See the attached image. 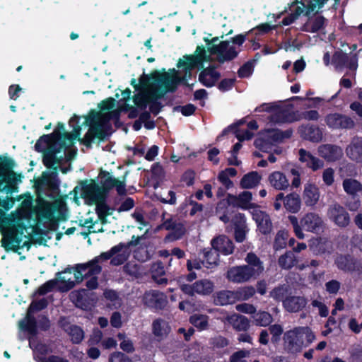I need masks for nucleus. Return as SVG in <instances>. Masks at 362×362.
<instances>
[{"label":"nucleus","mask_w":362,"mask_h":362,"mask_svg":"<svg viewBox=\"0 0 362 362\" xmlns=\"http://www.w3.org/2000/svg\"><path fill=\"white\" fill-rule=\"evenodd\" d=\"M110 362H132L131 358L122 352H115L110 358Z\"/></svg>","instance_id":"64"},{"label":"nucleus","mask_w":362,"mask_h":362,"mask_svg":"<svg viewBox=\"0 0 362 362\" xmlns=\"http://www.w3.org/2000/svg\"><path fill=\"white\" fill-rule=\"evenodd\" d=\"M308 246L315 255L329 253L332 250V243L325 238H315L310 240Z\"/></svg>","instance_id":"23"},{"label":"nucleus","mask_w":362,"mask_h":362,"mask_svg":"<svg viewBox=\"0 0 362 362\" xmlns=\"http://www.w3.org/2000/svg\"><path fill=\"white\" fill-rule=\"evenodd\" d=\"M317 153L327 162H334L343 156L342 148L334 144H322L318 146Z\"/></svg>","instance_id":"15"},{"label":"nucleus","mask_w":362,"mask_h":362,"mask_svg":"<svg viewBox=\"0 0 362 362\" xmlns=\"http://www.w3.org/2000/svg\"><path fill=\"white\" fill-rule=\"evenodd\" d=\"M123 270L124 273L133 277L141 276L144 272L141 265L136 262H129L123 267Z\"/></svg>","instance_id":"50"},{"label":"nucleus","mask_w":362,"mask_h":362,"mask_svg":"<svg viewBox=\"0 0 362 362\" xmlns=\"http://www.w3.org/2000/svg\"><path fill=\"white\" fill-rule=\"evenodd\" d=\"M326 125L331 129H351L355 127L356 123L350 117L334 112L327 114L325 117Z\"/></svg>","instance_id":"10"},{"label":"nucleus","mask_w":362,"mask_h":362,"mask_svg":"<svg viewBox=\"0 0 362 362\" xmlns=\"http://www.w3.org/2000/svg\"><path fill=\"white\" fill-rule=\"evenodd\" d=\"M250 355L249 350H239L230 356V362H247L246 358H248Z\"/></svg>","instance_id":"60"},{"label":"nucleus","mask_w":362,"mask_h":362,"mask_svg":"<svg viewBox=\"0 0 362 362\" xmlns=\"http://www.w3.org/2000/svg\"><path fill=\"white\" fill-rule=\"evenodd\" d=\"M180 288L185 294L190 296H208L214 291V284L209 279H204L198 280L192 284H180Z\"/></svg>","instance_id":"9"},{"label":"nucleus","mask_w":362,"mask_h":362,"mask_svg":"<svg viewBox=\"0 0 362 362\" xmlns=\"http://www.w3.org/2000/svg\"><path fill=\"white\" fill-rule=\"evenodd\" d=\"M269 329L271 334L272 335V341L276 342V341H279L280 336L282 334L283 331H284L282 326L280 325L275 324V325H271L269 327Z\"/></svg>","instance_id":"62"},{"label":"nucleus","mask_w":362,"mask_h":362,"mask_svg":"<svg viewBox=\"0 0 362 362\" xmlns=\"http://www.w3.org/2000/svg\"><path fill=\"white\" fill-rule=\"evenodd\" d=\"M284 204L286 210L292 213H296L300 209V198L298 194L291 193L284 197Z\"/></svg>","instance_id":"36"},{"label":"nucleus","mask_w":362,"mask_h":362,"mask_svg":"<svg viewBox=\"0 0 362 362\" xmlns=\"http://www.w3.org/2000/svg\"><path fill=\"white\" fill-rule=\"evenodd\" d=\"M105 298L109 300L107 306L112 308H118L122 305V300L113 290H107L104 292Z\"/></svg>","instance_id":"52"},{"label":"nucleus","mask_w":362,"mask_h":362,"mask_svg":"<svg viewBox=\"0 0 362 362\" xmlns=\"http://www.w3.org/2000/svg\"><path fill=\"white\" fill-rule=\"evenodd\" d=\"M152 278L159 284H166L167 279L162 277L165 274L163 264L160 262L154 263L151 267Z\"/></svg>","instance_id":"41"},{"label":"nucleus","mask_w":362,"mask_h":362,"mask_svg":"<svg viewBox=\"0 0 362 362\" xmlns=\"http://www.w3.org/2000/svg\"><path fill=\"white\" fill-rule=\"evenodd\" d=\"M320 197V190L316 185L308 182L304 185L303 199L307 206L314 207L317 204Z\"/></svg>","instance_id":"19"},{"label":"nucleus","mask_w":362,"mask_h":362,"mask_svg":"<svg viewBox=\"0 0 362 362\" xmlns=\"http://www.w3.org/2000/svg\"><path fill=\"white\" fill-rule=\"evenodd\" d=\"M66 332L71 337V340L74 344H79L84 338V332L78 326L70 325L66 329Z\"/></svg>","instance_id":"45"},{"label":"nucleus","mask_w":362,"mask_h":362,"mask_svg":"<svg viewBox=\"0 0 362 362\" xmlns=\"http://www.w3.org/2000/svg\"><path fill=\"white\" fill-rule=\"evenodd\" d=\"M288 292V286L286 285H280L274 288H273L270 293L269 296L274 300L276 301H282L287 296V293Z\"/></svg>","instance_id":"51"},{"label":"nucleus","mask_w":362,"mask_h":362,"mask_svg":"<svg viewBox=\"0 0 362 362\" xmlns=\"http://www.w3.org/2000/svg\"><path fill=\"white\" fill-rule=\"evenodd\" d=\"M261 176L257 172H251L243 176L240 180V187L243 189H251L258 185Z\"/></svg>","instance_id":"39"},{"label":"nucleus","mask_w":362,"mask_h":362,"mask_svg":"<svg viewBox=\"0 0 362 362\" xmlns=\"http://www.w3.org/2000/svg\"><path fill=\"white\" fill-rule=\"evenodd\" d=\"M245 221L240 216V221L238 224L235 226V238L237 242L242 243L245 240L246 233L247 232Z\"/></svg>","instance_id":"49"},{"label":"nucleus","mask_w":362,"mask_h":362,"mask_svg":"<svg viewBox=\"0 0 362 362\" xmlns=\"http://www.w3.org/2000/svg\"><path fill=\"white\" fill-rule=\"evenodd\" d=\"M222 321L228 322L233 329L238 332L247 331L250 326V321L246 317L237 314L227 315Z\"/></svg>","instance_id":"26"},{"label":"nucleus","mask_w":362,"mask_h":362,"mask_svg":"<svg viewBox=\"0 0 362 362\" xmlns=\"http://www.w3.org/2000/svg\"><path fill=\"white\" fill-rule=\"evenodd\" d=\"M334 170L332 168H327L324 170L322 173V180L325 184L327 186H330L333 184Z\"/></svg>","instance_id":"61"},{"label":"nucleus","mask_w":362,"mask_h":362,"mask_svg":"<svg viewBox=\"0 0 362 362\" xmlns=\"http://www.w3.org/2000/svg\"><path fill=\"white\" fill-rule=\"evenodd\" d=\"M101 114L105 118L98 117L92 120L90 127L81 142L87 146H90L92 142L101 141L105 139L104 120L109 119L112 113L115 110V100L110 98L103 100L100 104Z\"/></svg>","instance_id":"3"},{"label":"nucleus","mask_w":362,"mask_h":362,"mask_svg":"<svg viewBox=\"0 0 362 362\" xmlns=\"http://www.w3.org/2000/svg\"><path fill=\"white\" fill-rule=\"evenodd\" d=\"M98 262L95 261V258L86 264L80 265L82 271L84 272L85 276H95L100 273L101 267L99 265Z\"/></svg>","instance_id":"47"},{"label":"nucleus","mask_w":362,"mask_h":362,"mask_svg":"<svg viewBox=\"0 0 362 362\" xmlns=\"http://www.w3.org/2000/svg\"><path fill=\"white\" fill-rule=\"evenodd\" d=\"M268 180L270 185L277 190H285L289 187V182L286 175L279 171L271 173Z\"/></svg>","instance_id":"30"},{"label":"nucleus","mask_w":362,"mask_h":362,"mask_svg":"<svg viewBox=\"0 0 362 362\" xmlns=\"http://www.w3.org/2000/svg\"><path fill=\"white\" fill-rule=\"evenodd\" d=\"M245 261L247 262L246 267H249L252 270V273L257 278L264 271L263 262L253 252H249Z\"/></svg>","instance_id":"31"},{"label":"nucleus","mask_w":362,"mask_h":362,"mask_svg":"<svg viewBox=\"0 0 362 362\" xmlns=\"http://www.w3.org/2000/svg\"><path fill=\"white\" fill-rule=\"evenodd\" d=\"M298 117L299 121L305 119L308 121H317L320 118V114L317 110H308L303 112L297 111Z\"/></svg>","instance_id":"58"},{"label":"nucleus","mask_w":362,"mask_h":362,"mask_svg":"<svg viewBox=\"0 0 362 362\" xmlns=\"http://www.w3.org/2000/svg\"><path fill=\"white\" fill-rule=\"evenodd\" d=\"M98 214V218L95 221L93 219V221L90 222V223L89 228H88V233L103 232L104 230H103V226L108 223L107 217L109 216H106V221L104 222V221H103V220L101 218H100V217H99V214Z\"/></svg>","instance_id":"57"},{"label":"nucleus","mask_w":362,"mask_h":362,"mask_svg":"<svg viewBox=\"0 0 362 362\" xmlns=\"http://www.w3.org/2000/svg\"><path fill=\"white\" fill-rule=\"evenodd\" d=\"M47 305V303L45 299H41L38 301L33 302L29 306L28 313H32L36 311L41 310L46 308Z\"/></svg>","instance_id":"63"},{"label":"nucleus","mask_w":362,"mask_h":362,"mask_svg":"<svg viewBox=\"0 0 362 362\" xmlns=\"http://www.w3.org/2000/svg\"><path fill=\"white\" fill-rule=\"evenodd\" d=\"M209 317L205 315L195 314L190 317V322L201 330L207 329Z\"/></svg>","instance_id":"53"},{"label":"nucleus","mask_w":362,"mask_h":362,"mask_svg":"<svg viewBox=\"0 0 362 362\" xmlns=\"http://www.w3.org/2000/svg\"><path fill=\"white\" fill-rule=\"evenodd\" d=\"M126 175L120 178H115L110 173L105 175L102 180V185L93 180H84L81 183V197L88 204H95L96 213L103 221H106V216H110L107 206L104 203L107 192L115 187L119 194H124L125 189Z\"/></svg>","instance_id":"2"},{"label":"nucleus","mask_w":362,"mask_h":362,"mask_svg":"<svg viewBox=\"0 0 362 362\" xmlns=\"http://www.w3.org/2000/svg\"><path fill=\"white\" fill-rule=\"evenodd\" d=\"M59 207L55 204L49 202H45L40 209L41 215L42 217L48 221L54 219L55 213L58 211Z\"/></svg>","instance_id":"44"},{"label":"nucleus","mask_w":362,"mask_h":362,"mask_svg":"<svg viewBox=\"0 0 362 362\" xmlns=\"http://www.w3.org/2000/svg\"><path fill=\"white\" fill-rule=\"evenodd\" d=\"M219 78V73L214 67L204 69L199 76L200 82L208 87L213 86Z\"/></svg>","instance_id":"33"},{"label":"nucleus","mask_w":362,"mask_h":362,"mask_svg":"<svg viewBox=\"0 0 362 362\" xmlns=\"http://www.w3.org/2000/svg\"><path fill=\"white\" fill-rule=\"evenodd\" d=\"M167 229H172L173 232L169 235V238L172 240L180 239L185 233V228L181 224H177L171 221H166L164 223Z\"/></svg>","instance_id":"46"},{"label":"nucleus","mask_w":362,"mask_h":362,"mask_svg":"<svg viewBox=\"0 0 362 362\" xmlns=\"http://www.w3.org/2000/svg\"><path fill=\"white\" fill-rule=\"evenodd\" d=\"M56 281L59 284V289L62 292L68 291L74 286L73 274L70 269H66L61 273H58Z\"/></svg>","instance_id":"29"},{"label":"nucleus","mask_w":362,"mask_h":362,"mask_svg":"<svg viewBox=\"0 0 362 362\" xmlns=\"http://www.w3.org/2000/svg\"><path fill=\"white\" fill-rule=\"evenodd\" d=\"M252 217L262 233L268 234L272 231V223L269 215L265 212L259 209H255L252 212Z\"/></svg>","instance_id":"22"},{"label":"nucleus","mask_w":362,"mask_h":362,"mask_svg":"<svg viewBox=\"0 0 362 362\" xmlns=\"http://www.w3.org/2000/svg\"><path fill=\"white\" fill-rule=\"evenodd\" d=\"M347 61V54L341 51L336 52L332 57V62L337 70H341L346 65Z\"/></svg>","instance_id":"55"},{"label":"nucleus","mask_w":362,"mask_h":362,"mask_svg":"<svg viewBox=\"0 0 362 362\" xmlns=\"http://www.w3.org/2000/svg\"><path fill=\"white\" fill-rule=\"evenodd\" d=\"M255 111L270 112L269 119L274 124L291 123L299 121L297 111H290L286 107L279 106L274 103H264L256 107Z\"/></svg>","instance_id":"8"},{"label":"nucleus","mask_w":362,"mask_h":362,"mask_svg":"<svg viewBox=\"0 0 362 362\" xmlns=\"http://www.w3.org/2000/svg\"><path fill=\"white\" fill-rule=\"evenodd\" d=\"M213 249L223 255H230L233 252V242L226 235H219L211 240Z\"/></svg>","instance_id":"25"},{"label":"nucleus","mask_w":362,"mask_h":362,"mask_svg":"<svg viewBox=\"0 0 362 362\" xmlns=\"http://www.w3.org/2000/svg\"><path fill=\"white\" fill-rule=\"evenodd\" d=\"M327 216L339 227H346L350 223V217L348 212L342 206L337 202L329 206Z\"/></svg>","instance_id":"13"},{"label":"nucleus","mask_w":362,"mask_h":362,"mask_svg":"<svg viewBox=\"0 0 362 362\" xmlns=\"http://www.w3.org/2000/svg\"><path fill=\"white\" fill-rule=\"evenodd\" d=\"M218 251L212 250H207L204 251V264L206 263V267L207 268L210 267L213 265H216L218 260V255L217 253Z\"/></svg>","instance_id":"56"},{"label":"nucleus","mask_w":362,"mask_h":362,"mask_svg":"<svg viewBox=\"0 0 362 362\" xmlns=\"http://www.w3.org/2000/svg\"><path fill=\"white\" fill-rule=\"evenodd\" d=\"M0 192H1L4 188V184L6 181V172L13 168L15 163L12 159L0 156Z\"/></svg>","instance_id":"35"},{"label":"nucleus","mask_w":362,"mask_h":362,"mask_svg":"<svg viewBox=\"0 0 362 362\" xmlns=\"http://www.w3.org/2000/svg\"><path fill=\"white\" fill-rule=\"evenodd\" d=\"M236 302L234 291L223 290L214 296V303L216 305H227Z\"/></svg>","instance_id":"34"},{"label":"nucleus","mask_w":362,"mask_h":362,"mask_svg":"<svg viewBox=\"0 0 362 362\" xmlns=\"http://www.w3.org/2000/svg\"><path fill=\"white\" fill-rule=\"evenodd\" d=\"M117 246H121L119 251H118L114 256H112L110 263L114 266H119L122 264L127 260L130 255V251L128 245L123 243H119Z\"/></svg>","instance_id":"38"},{"label":"nucleus","mask_w":362,"mask_h":362,"mask_svg":"<svg viewBox=\"0 0 362 362\" xmlns=\"http://www.w3.org/2000/svg\"><path fill=\"white\" fill-rule=\"evenodd\" d=\"M206 60L204 48L197 47L194 55L185 56L177 62V66L179 69L183 68L184 77H181L179 72L173 69L164 74H158L157 80L152 85L149 83V78L147 75H143L139 83L135 78H132L131 85L136 90L139 91L133 96L134 105L141 109H145L148 103L162 98L168 92L174 91L181 81L185 80L187 76H190L192 69Z\"/></svg>","instance_id":"1"},{"label":"nucleus","mask_w":362,"mask_h":362,"mask_svg":"<svg viewBox=\"0 0 362 362\" xmlns=\"http://www.w3.org/2000/svg\"><path fill=\"white\" fill-rule=\"evenodd\" d=\"M281 130L269 129L255 141V145L259 149L267 151L272 144L281 141Z\"/></svg>","instance_id":"14"},{"label":"nucleus","mask_w":362,"mask_h":362,"mask_svg":"<svg viewBox=\"0 0 362 362\" xmlns=\"http://www.w3.org/2000/svg\"><path fill=\"white\" fill-rule=\"evenodd\" d=\"M326 19L322 16L310 18L303 25L302 30L309 33H316L325 28Z\"/></svg>","instance_id":"32"},{"label":"nucleus","mask_w":362,"mask_h":362,"mask_svg":"<svg viewBox=\"0 0 362 362\" xmlns=\"http://www.w3.org/2000/svg\"><path fill=\"white\" fill-rule=\"evenodd\" d=\"M207 49L211 54H216L219 62L233 59L238 56L240 49L228 40H220L214 37L211 40H205Z\"/></svg>","instance_id":"7"},{"label":"nucleus","mask_w":362,"mask_h":362,"mask_svg":"<svg viewBox=\"0 0 362 362\" xmlns=\"http://www.w3.org/2000/svg\"><path fill=\"white\" fill-rule=\"evenodd\" d=\"M152 327L153 334L160 340L165 337L170 332V327L167 322L163 320L157 319L154 320Z\"/></svg>","instance_id":"37"},{"label":"nucleus","mask_w":362,"mask_h":362,"mask_svg":"<svg viewBox=\"0 0 362 362\" xmlns=\"http://www.w3.org/2000/svg\"><path fill=\"white\" fill-rule=\"evenodd\" d=\"M236 301H245L249 300L255 294V289L252 286L238 288L234 291Z\"/></svg>","instance_id":"40"},{"label":"nucleus","mask_w":362,"mask_h":362,"mask_svg":"<svg viewBox=\"0 0 362 362\" xmlns=\"http://www.w3.org/2000/svg\"><path fill=\"white\" fill-rule=\"evenodd\" d=\"M143 301L147 306L155 308H161L166 303L163 293L156 291L146 292L144 296Z\"/></svg>","instance_id":"24"},{"label":"nucleus","mask_w":362,"mask_h":362,"mask_svg":"<svg viewBox=\"0 0 362 362\" xmlns=\"http://www.w3.org/2000/svg\"><path fill=\"white\" fill-rule=\"evenodd\" d=\"M342 187L345 193L353 198L362 194V183L355 178H344L342 181Z\"/></svg>","instance_id":"27"},{"label":"nucleus","mask_w":362,"mask_h":362,"mask_svg":"<svg viewBox=\"0 0 362 362\" xmlns=\"http://www.w3.org/2000/svg\"><path fill=\"white\" fill-rule=\"evenodd\" d=\"M298 133L304 139L315 143L321 141L323 138L322 130L318 127L314 125H301L298 127Z\"/></svg>","instance_id":"20"},{"label":"nucleus","mask_w":362,"mask_h":362,"mask_svg":"<svg viewBox=\"0 0 362 362\" xmlns=\"http://www.w3.org/2000/svg\"><path fill=\"white\" fill-rule=\"evenodd\" d=\"M278 263L281 268L288 269L296 263V257L293 252L288 251L279 257Z\"/></svg>","instance_id":"42"},{"label":"nucleus","mask_w":362,"mask_h":362,"mask_svg":"<svg viewBox=\"0 0 362 362\" xmlns=\"http://www.w3.org/2000/svg\"><path fill=\"white\" fill-rule=\"evenodd\" d=\"M252 319L256 325L266 327L273 321V317L270 313L266 311L255 312Z\"/></svg>","instance_id":"43"},{"label":"nucleus","mask_w":362,"mask_h":362,"mask_svg":"<svg viewBox=\"0 0 362 362\" xmlns=\"http://www.w3.org/2000/svg\"><path fill=\"white\" fill-rule=\"evenodd\" d=\"M298 159L300 163L305 164L313 171H317L324 167L323 160L304 148L298 150Z\"/></svg>","instance_id":"16"},{"label":"nucleus","mask_w":362,"mask_h":362,"mask_svg":"<svg viewBox=\"0 0 362 362\" xmlns=\"http://www.w3.org/2000/svg\"><path fill=\"white\" fill-rule=\"evenodd\" d=\"M76 140H79L77 134L70 135L66 133L62 134L56 142L55 145H59V149L54 150L49 148L44 153L43 163L48 168H52L55 173H57V165L65 156V150L71 146Z\"/></svg>","instance_id":"6"},{"label":"nucleus","mask_w":362,"mask_h":362,"mask_svg":"<svg viewBox=\"0 0 362 362\" xmlns=\"http://www.w3.org/2000/svg\"><path fill=\"white\" fill-rule=\"evenodd\" d=\"M335 264L339 269L344 272H351L354 269L353 260L349 257L339 256L335 260Z\"/></svg>","instance_id":"48"},{"label":"nucleus","mask_w":362,"mask_h":362,"mask_svg":"<svg viewBox=\"0 0 362 362\" xmlns=\"http://www.w3.org/2000/svg\"><path fill=\"white\" fill-rule=\"evenodd\" d=\"M300 225L305 230L315 233L322 228L323 221L317 214L310 212L301 218Z\"/></svg>","instance_id":"17"},{"label":"nucleus","mask_w":362,"mask_h":362,"mask_svg":"<svg viewBox=\"0 0 362 362\" xmlns=\"http://www.w3.org/2000/svg\"><path fill=\"white\" fill-rule=\"evenodd\" d=\"M327 0H303L300 2L301 6H298L297 1L293 2L289 5V10L291 13L296 19L304 12L305 8V15L308 16L311 12L317 11L320 9Z\"/></svg>","instance_id":"11"},{"label":"nucleus","mask_w":362,"mask_h":362,"mask_svg":"<svg viewBox=\"0 0 362 362\" xmlns=\"http://www.w3.org/2000/svg\"><path fill=\"white\" fill-rule=\"evenodd\" d=\"M226 278L234 284H243L256 279L252 270L244 264L229 268L226 273Z\"/></svg>","instance_id":"12"},{"label":"nucleus","mask_w":362,"mask_h":362,"mask_svg":"<svg viewBox=\"0 0 362 362\" xmlns=\"http://www.w3.org/2000/svg\"><path fill=\"white\" fill-rule=\"evenodd\" d=\"M307 299L300 296H288L283 300V307L288 313H298L305 308Z\"/></svg>","instance_id":"18"},{"label":"nucleus","mask_w":362,"mask_h":362,"mask_svg":"<svg viewBox=\"0 0 362 362\" xmlns=\"http://www.w3.org/2000/svg\"><path fill=\"white\" fill-rule=\"evenodd\" d=\"M252 198V194L250 192L244 191L238 197L229 195L228 202L243 209H249L253 206V204L251 202Z\"/></svg>","instance_id":"28"},{"label":"nucleus","mask_w":362,"mask_h":362,"mask_svg":"<svg viewBox=\"0 0 362 362\" xmlns=\"http://www.w3.org/2000/svg\"><path fill=\"white\" fill-rule=\"evenodd\" d=\"M345 152L351 160L356 163L362 162V138L354 137L346 148Z\"/></svg>","instance_id":"21"},{"label":"nucleus","mask_w":362,"mask_h":362,"mask_svg":"<svg viewBox=\"0 0 362 362\" xmlns=\"http://www.w3.org/2000/svg\"><path fill=\"white\" fill-rule=\"evenodd\" d=\"M288 238V231L285 230H279L275 236L274 249L275 250H279L285 247Z\"/></svg>","instance_id":"54"},{"label":"nucleus","mask_w":362,"mask_h":362,"mask_svg":"<svg viewBox=\"0 0 362 362\" xmlns=\"http://www.w3.org/2000/svg\"><path fill=\"white\" fill-rule=\"evenodd\" d=\"M121 246H114L109 251L101 253L99 256L95 257V261L99 263L103 261L112 259L118 251H119Z\"/></svg>","instance_id":"59"},{"label":"nucleus","mask_w":362,"mask_h":362,"mask_svg":"<svg viewBox=\"0 0 362 362\" xmlns=\"http://www.w3.org/2000/svg\"><path fill=\"white\" fill-rule=\"evenodd\" d=\"M0 226L7 237L1 240V245L6 250H16L23 240L24 227L22 223L13 215L2 214L0 216Z\"/></svg>","instance_id":"4"},{"label":"nucleus","mask_w":362,"mask_h":362,"mask_svg":"<svg viewBox=\"0 0 362 362\" xmlns=\"http://www.w3.org/2000/svg\"><path fill=\"white\" fill-rule=\"evenodd\" d=\"M315 340V336L310 327H296L285 332L284 347L287 353L297 354Z\"/></svg>","instance_id":"5"}]
</instances>
